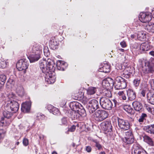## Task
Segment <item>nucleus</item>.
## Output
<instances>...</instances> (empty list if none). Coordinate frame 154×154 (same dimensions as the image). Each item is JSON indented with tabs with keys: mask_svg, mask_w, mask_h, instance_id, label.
Wrapping results in <instances>:
<instances>
[{
	"mask_svg": "<svg viewBox=\"0 0 154 154\" xmlns=\"http://www.w3.org/2000/svg\"><path fill=\"white\" fill-rule=\"evenodd\" d=\"M144 140L151 146L153 145V142L152 139L147 135L143 136Z\"/></svg>",
	"mask_w": 154,
	"mask_h": 154,
	"instance_id": "nucleus-27",
	"label": "nucleus"
},
{
	"mask_svg": "<svg viewBox=\"0 0 154 154\" xmlns=\"http://www.w3.org/2000/svg\"><path fill=\"white\" fill-rule=\"evenodd\" d=\"M72 118L74 119H79L80 117L78 111H74L72 112Z\"/></svg>",
	"mask_w": 154,
	"mask_h": 154,
	"instance_id": "nucleus-35",
	"label": "nucleus"
},
{
	"mask_svg": "<svg viewBox=\"0 0 154 154\" xmlns=\"http://www.w3.org/2000/svg\"><path fill=\"white\" fill-rule=\"evenodd\" d=\"M44 53L45 55L47 57H48L50 55V53L48 47H44Z\"/></svg>",
	"mask_w": 154,
	"mask_h": 154,
	"instance_id": "nucleus-40",
	"label": "nucleus"
},
{
	"mask_svg": "<svg viewBox=\"0 0 154 154\" xmlns=\"http://www.w3.org/2000/svg\"><path fill=\"white\" fill-rule=\"evenodd\" d=\"M137 37L140 40L143 41L145 38V36L142 31H139L137 33Z\"/></svg>",
	"mask_w": 154,
	"mask_h": 154,
	"instance_id": "nucleus-33",
	"label": "nucleus"
},
{
	"mask_svg": "<svg viewBox=\"0 0 154 154\" xmlns=\"http://www.w3.org/2000/svg\"><path fill=\"white\" fill-rule=\"evenodd\" d=\"M86 150L88 152H90L91 151V148L90 146H88L86 147Z\"/></svg>",
	"mask_w": 154,
	"mask_h": 154,
	"instance_id": "nucleus-51",
	"label": "nucleus"
},
{
	"mask_svg": "<svg viewBox=\"0 0 154 154\" xmlns=\"http://www.w3.org/2000/svg\"><path fill=\"white\" fill-rule=\"evenodd\" d=\"M146 93V91L143 89L141 92V94L143 97H145Z\"/></svg>",
	"mask_w": 154,
	"mask_h": 154,
	"instance_id": "nucleus-54",
	"label": "nucleus"
},
{
	"mask_svg": "<svg viewBox=\"0 0 154 154\" xmlns=\"http://www.w3.org/2000/svg\"><path fill=\"white\" fill-rule=\"evenodd\" d=\"M43 45L39 44H35L33 46H31L29 48V52H37V51L39 52L42 53L43 49Z\"/></svg>",
	"mask_w": 154,
	"mask_h": 154,
	"instance_id": "nucleus-14",
	"label": "nucleus"
},
{
	"mask_svg": "<svg viewBox=\"0 0 154 154\" xmlns=\"http://www.w3.org/2000/svg\"><path fill=\"white\" fill-rule=\"evenodd\" d=\"M100 71L103 72L105 73L109 72L110 71V66L107 64H103L100 67Z\"/></svg>",
	"mask_w": 154,
	"mask_h": 154,
	"instance_id": "nucleus-22",
	"label": "nucleus"
},
{
	"mask_svg": "<svg viewBox=\"0 0 154 154\" xmlns=\"http://www.w3.org/2000/svg\"><path fill=\"white\" fill-rule=\"evenodd\" d=\"M108 116V113L104 110H98L94 114L95 119L98 122H101L106 118Z\"/></svg>",
	"mask_w": 154,
	"mask_h": 154,
	"instance_id": "nucleus-4",
	"label": "nucleus"
},
{
	"mask_svg": "<svg viewBox=\"0 0 154 154\" xmlns=\"http://www.w3.org/2000/svg\"><path fill=\"white\" fill-rule=\"evenodd\" d=\"M5 133V131L2 129H0V139L3 138Z\"/></svg>",
	"mask_w": 154,
	"mask_h": 154,
	"instance_id": "nucleus-44",
	"label": "nucleus"
},
{
	"mask_svg": "<svg viewBox=\"0 0 154 154\" xmlns=\"http://www.w3.org/2000/svg\"><path fill=\"white\" fill-rule=\"evenodd\" d=\"M113 106H114V107H115L116 106V104L118 103L117 102L116 100L114 99L113 101Z\"/></svg>",
	"mask_w": 154,
	"mask_h": 154,
	"instance_id": "nucleus-55",
	"label": "nucleus"
},
{
	"mask_svg": "<svg viewBox=\"0 0 154 154\" xmlns=\"http://www.w3.org/2000/svg\"><path fill=\"white\" fill-rule=\"evenodd\" d=\"M67 63L63 61L58 60L57 62L56 66L58 69L63 71L67 66Z\"/></svg>",
	"mask_w": 154,
	"mask_h": 154,
	"instance_id": "nucleus-16",
	"label": "nucleus"
},
{
	"mask_svg": "<svg viewBox=\"0 0 154 154\" xmlns=\"http://www.w3.org/2000/svg\"><path fill=\"white\" fill-rule=\"evenodd\" d=\"M87 91L88 95H93L96 92L97 88L93 87H89L87 89Z\"/></svg>",
	"mask_w": 154,
	"mask_h": 154,
	"instance_id": "nucleus-26",
	"label": "nucleus"
},
{
	"mask_svg": "<svg viewBox=\"0 0 154 154\" xmlns=\"http://www.w3.org/2000/svg\"><path fill=\"white\" fill-rule=\"evenodd\" d=\"M143 129L148 133L154 134V124L145 126L144 127Z\"/></svg>",
	"mask_w": 154,
	"mask_h": 154,
	"instance_id": "nucleus-24",
	"label": "nucleus"
},
{
	"mask_svg": "<svg viewBox=\"0 0 154 154\" xmlns=\"http://www.w3.org/2000/svg\"><path fill=\"white\" fill-rule=\"evenodd\" d=\"M31 104L29 102H26L21 105V111L24 112H28L30 110Z\"/></svg>",
	"mask_w": 154,
	"mask_h": 154,
	"instance_id": "nucleus-19",
	"label": "nucleus"
},
{
	"mask_svg": "<svg viewBox=\"0 0 154 154\" xmlns=\"http://www.w3.org/2000/svg\"><path fill=\"white\" fill-rule=\"evenodd\" d=\"M134 109L137 111H140L143 108V105L139 101H135L132 103Z\"/></svg>",
	"mask_w": 154,
	"mask_h": 154,
	"instance_id": "nucleus-20",
	"label": "nucleus"
},
{
	"mask_svg": "<svg viewBox=\"0 0 154 154\" xmlns=\"http://www.w3.org/2000/svg\"><path fill=\"white\" fill-rule=\"evenodd\" d=\"M94 142L96 143L95 146L98 148V149H100L101 147V145L99 143L96 141H94Z\"/></svg>",
	"mask_w": 154,
	"mask_h": 154,
	"instance_id": "nucleus-49",
	"label": "nucleus"
},
{
	"mask_svg": "<svg viewBox=\"0 0 154 154\" xmlns=\"http://www.w3.org/2000/svg\"><path fill=\"white\" fill-rule=\"evenodd\" d=\"M131 37L132 38H135V37L136 36V35H134V34H133V35H131Z\"/></svg>",
	"mask_w": 154,
	"mask_h": 154,
	"instance_id": "nucleus-64",
	"label": "nucleus"
},
{
	"mask_svg": "<svg viewBox=\"0 0 154 154\" xmlns=\"http://www.w3.org/2000/svg\"><path fill=\"white\" fill-rule=\"evenodd\" d=\"M147 117V115L146 114L144 113H142L138 120L140 124L143 123Z\"/></svg>",
	"mask_w": 154,
	"mask_h": 154,
	"instance_id": "nucleus-34",
	"label": "nucleus"
},
{
	"mask_svg": "<svg viewBox=\"0 0 154 154\" xmlns=\"http://www.w3.org/2000/svg\"><path fill=\"white\" fill-rule=\"evenodd\" d=\"M49 46L53 49L56 48V46L58 45V43L56 41L54 40L50 41L49 43Z\"/></svg>",
	"mask_w": 154,
	"mask_h": 154,
	"instance_id": "nucleus-32",
	"label": "nucleus"
},
{
	"mask_svg": "<svg viewBox=\"0 0 154 154\" xmlns=\"http://www.w3.org/2000/svg\"><path fill=\"white\" fill-rule=\"evenodd\" d=\"M153 115H154V108H152V109L151 112Z\"/></svg>",
	"mask_w": 154,
	"mask_h": 154,
	"instance_id": "nucleus-62",
	"label": "nucleus"
},
{
	"mask_svg": "<svg viewBox=\"0 0 154 154\" xmlns=\"http://www.w3.org/2000/svg\"><path fill=\"white\" fill-rule=\"evenodd\" d=\"M149 54L153 56H154V51H150L149 52Z\"/></svg>",
	"mask_w": 154,
	"mask_h": 154,
	"instance_id": "nucleus-59",
	"label": "nucleus"
},
{
	"mask_svg": "<svg viewBox=\"0 0 154 154\" xmlns=\"http://www.w3.org/2000/svg\"><path fill=\"white\" fill-rule=\"evenodd\" d=\"M15 97V95L12 93L10 94L8 96V99H9V100H14Z\"/></svg>",
	"mask_w": 154,
	"mask_h": 154,
	"instance_id": "nucleus-42",
	"label": "nucleus"
},
{
	"mask_svg": "<svg viewBox=\"0 0 154 154\" xmlns=\"http://www.w3.org/2000/svg\"><path fill=\"white\" fill-rule=\"evenodd\" d=\"M152 15L151 13H141L139 15V18L140 21L143 23L149 22L152 18Z\"/></svg>",
	"mask_w": 154,
	"mask_h": 154,
	"instance_id": "nucleus-10",
	"label": "nucleus"
},
{
	"mask_svg": "<svg viewBox=\"0 0 154 154\" xmlns=\"http://www.w3.org/2000/svg\"><path fill=\"white\" fill-rule=\"evenodd\" d=\"M17 92L19 95L20 96H22L24 94V91L22 87H20V89H17Z\"/></svg>",
	"mask_w": 154,
	"mask_h": 154,
	"instance_id": "nucleus-39",
	"label": "nucleus"
},
{
	"mask_svg": "<svg viewBox=\"0 0 154 154\" xmlns=\"http://www.w3.org/2000/svg\"><path fill=\"white\" fill-rule=\"evenodd\" d=\"M44 136L42 135H41L39 136V139L41 140H43L44 138Z\"/></svg>",
	"mask_w": 154,
	"mask_h": 154,
	"instance_id": "nucleus-60",
	"label": "nucleus"
},
{
	"mask_svg": "<svg viewBox=\"0 0 154 154\" xmlns=\"http://www.w3.org/2000/svg\"><path fill=\"white\" fill-rule=\"evenodd\" d=\"M120 44L122 48H125L126 46V42L124 41H123L120 42Z\"/></svg>",
	"mask_w": 154,
	"mask_h": 154,
	"instance_id": "nucleus-53",
	"label": "nucleus"
},
{
	"mask_svg": "<svg viewBox=\"0 0 154 154\" xmlns=\"http://www.w3.org/2000/svg\"><path fill=\"white\" fill-rule=\"evenodd\" d=\"M145 29L146 30L149 32L152 33H154V23H148L144 27Z\"/></svg>",
	"mask_w": 154,
	"mask_h": 154,
	"instance_id": "nucleus-25",
	"label": "nucleus"
},
{
	"mask_svg": "<svg viewBox=\"0 0 154 154\" xmlns=\"http://www.w3.org/2000/svg\"><path fill=\"white\" fill-rule=\"evenodd\" d=\"M124 110L131 115L134 114V110L131 108V107L129 105H126L124 107Z\"/></svg>",
	"mask_w": 154,
	"mask_h": 154,
	"instance_id": "nucleus-29",
	"label": "nucleus"
},
{
	"mask_svg": "<svg viewBox=\"0 0 154 154\" xmlns=\"http://www.w3.org/2000/svg\"><path fill=\"white\" fill-rule=\"evenodd\" d=\"M19 104L14 100H8L5 106V110H11L13 113H16L19 109Z\"/></svg>",
	"mask_w": 154,
	"mask_h": 154,
	"instance_id": "nucleus-3",
	"label": "nucleus"
},
{
	"mask_svg": "<svg viewBox=\"0 0 154 154\" xmlns=\"http://www.w3.org/2000/svg\"><path fill=\"white\" fill-rule=\"evenodd\" d=\"M39 66L42 72L45 74V80L49 84L53 83L55 81L56 77L54 71L55 64L54 60L48 59H43L39 61Z\"/></svg>",
	"mask_w": 154,
	"mask_h": 154,
	"instance_id": "nucleus-1",
	"label": "nucleus"
},
{
	"mask_svg": "<svg viewBox=\"0 0 154 154\" xmlns=\"http://www.w3.org/2000/svg\"><path fill=\"white\" fill-rule=\"evenodd\" d=\"M110 80L111 81V84L116 89H123L127 86L126 80L120 76L115 77L114 82L112 79H110Z\"/></svg>",
	"mask_w": 154,
	"mask_h": 154,
	"instance_id": "nucleus-2",
	"label": "nucleus"
},
{
	"mask_svg": "<svg viewBox=\"0 0 154 154\" xmlns=\"http://www.w3.org/2000/svg\"><path fill=\"white\" fill-rule=\"evenodd\" d=\"M99 105L98 101L95 99H92L88 102L87 106L89 112L92 113L95 111V110L99 108Z\"/></svg>",
	"mask_w": 154,
	"mask_h": 154,
	"instance_id": "nucleus-7",
	"label": "nucleus"
},
{
	"mask_svg": "<svg viewBox=\"0 0 154 154\" xmlns=\"http://www.w3.org/2000/svg\"><path fill=\"white\" fill-rule=\"evenodd\" d=\"M143 149L138 144L134 143L133 146L132 151V154H139Z\"/></svg>",
	"mask_w": 154,
	"mask_h": 154,
	"instance_id": "nucleus-15",
	"label": "nucleus"
},
{
	"mask_svg": "<svg viewBox=\"0 0 154 154\" xmlns=\"http://www.w3.org/2000/svg\"><path fill=\"white\" fill-rule=\"evenodd\" d=\"M146 95L149 102L154 105V92L149 91L147 93Z\"/></svg>",
	"mask_w": 154,
	"mask_h": 154,
	"instance_id": "nucleus-21",
	"label": "nucleus"
},
{
	"mask_svg": "<svg viewBox=\"0 0 154 154\" xmlns=\"http://www.w3.org/2000/svg\"><path fill=\"white\" fill-rule=\"evenodd\" d=\"M0 66L2 68H4L7 66V63L5 61H3L0 62Z\"/></svg>",
	"mask_w": 154,
	"mask_h": 154,
	"instance_id": "nucleus-46",
	"label": "nucleus"
},
{
	"mask_svg": "<svg viewBox=\"0 0 154 154\" xmlns=\"http://www.w3.org/2000/svg\"><path fill=\"white\" fill-rule=\"evenodd\" d=\"M5 110L3 112V116L5 118L2 117L1 121V122L2 124V125H1L2 126L3 125H9L11 123V120H10L7 122H6V125H5L4 121L5 118L8 119H10L12 116L13 114L14 113L11 111V110Z\"/></svg>",
	"mask_w": 154,
	"mask_h": 154,
	"instance_id": "nucleus-9",
	"label": "nucleus"
},
{
	"mask_svg": "<svg viewBox=\"0 0 154 154\" xmlns=\"http://www.w3.org/2000/svg\"><path fill=\"white\" fill-rule=\"evenodd\" d=\"M131 75V74L130 72H127L123 73L122 76L126 79H128L130 77Z\"/></svg>",
	"mask_w": 154,
	"mask_h": 154,
	"instance_id": "nucleus-43",
	"label": "nucleus"
},
{
	"mask_svg": "<svg viewBox=\"0 0 154 154\" xmlns=\"http://www.w3.org/2000/svg\"><path fill=\"white\" fill-rule=\"evenodd\" d=\"M151 13L152 15V17L153 16V17L154 18V10L152 11V12Z\"/></svg>",
	"mask_w": 154,
	"mask_h": 154,
	"instance_id": "nucleus-63",
	"label": "nucleus"
},
{
	"mask_svg": "<svg viewBox=\"0 0 154 154\" xmlns=\"http://www.w3.org/2000/svg\"><path fill=\"white\" fill-rule=\"evenodd\" d=\"M28 57L31 63L38 61L41 57L42 53L37 51L36 52H29Z\"/></svg>",
	"mask_w": 154,
	"mask_h": 154,
	"instance_id": "nucleus-12",
	"label": "nucleus"
},
{
	"mask_svg": "<svg viewBox=\"0 0 154 154\" xmlns=\"http://www.w3.org/2000/svg\"><path fill=\"white\" fill-rule=\"evenodd\" d=\"M140 82V79H134L133 81L134 85L135 87H137L139 86Z\"/></svg>",
	"mask_w": 154,
	"mask_h": 154,
	"instance_id": "nucleus-41",
	"label": "nucleus"
},
{
	"mask_svg": "<svg viewBox=\"0 0 154 154\" xmlns=\"http://www.w3.org/2000/svg\"><path fill=\"white\" fill-rule=\"evenodd\" d=\"M118 126L121 129L127 130L129 128L130 124L127 120L118 118Z\"/></svg>",
	"mask_w": 154,
	"mask_h": 154,
	"instance_id": "nucleus-11",
	"label": "nucleus"
},
{
	"mask_svg": "<svg viewBox=\"0 0 154 154\" xmlns=\"http://www.w3.org/2000/svg\"><path fill=\"white\" fill-rule=\"evenodd\" d=\"M23 143L24 146H27L29 144V141L28 139L25 138H24L23 140Z\"/></svg>",
	"mask_w": 154,
	"mask_h": 154,
	"instance_id": "nucleus-45",
	"label": "nucleus"
},
{
	"mask_svg": "<svg viewBox=\"0 0 154 154\" xmlns=\"http://www.w3.org/2000/svg\"><path fill=\"white\" fill-rule=\"evenodd\" d=\"M29 63L28 61L25 59L20 60L17 63L16 66L17 69L19 71L26 69L29 66Z\"/></svg>",
	"mask_w": 154,
	"mask_h": 154,
	"instance_id": "nucleus-8",
	"label": "nucleus"
},
{
	"mask_svg": "<svg viewBox=\"0 0 154 154\" xmlns=\"http://www.w3.org/2000/svg\"><path fill=\"white\" fill-rule=\"evenodd\" d=\"M149 45L145 43H143L140 46V50L143 52L148 51L149 49Z\"/></svg>",
	"mask_w": 154,
	"mask_h": 154,
	"instance_id": "nucleus-30",
	"label": "nucleus"
},
{
	"mask_svg": "<svg viewBox=\"0 0 154 154\" xmlns=\"http://www.w3.org/2000/svg\"><path fill=\"white\" fill-rule=\"evenodd\" d=\"M62 124L63 125H66L67 123L66 120L65 118H63L61 119Z\"/></svg>",
	"mask_w": 154,
	"mask_h": 154,
	"instance_id": "nucleus-52",
	"label": "nucleus"
},
{
	"mask_svg": "<svg viewBox=\"0 0 154 154\" xmlns=\"http://www.w3.org/2000/svg\"><path fill=\"white\" fill-rule=\"evenodd\" d=\"M147 110L149 112H151V110H152V108H151L150 107H148L147 108Z\"/></svg>",
	"mask_w": 154,
	"mask_h": 154,
	"instance_id": "nucleus-61",
	"label": "nucleus"
},
{
	"mask_svg": "<svg viewBox=\"0 0 154 154\" xmlns=\"http://www.w3.org/2000/svg\"><path fill=\"white\" fill-rule=\"evenodd\" d=\"M6 79V77L4 74H1L0 75V86L2 88L3 86V85L5 82Z\"/></svg>",
	"mask_w": 154,
	"mask_h": 154,
	"instance_id": "nucleus-31",
	"label": "nucleus"
},
{
	"mask_svg": "<svg viewBox=\"0 0 154 154\" xmlns=\"http://www.w3.org/2000/svg\"><path fill=\"white\" fill-rule=\"evenodd\" d=\"M122 141L127 144H131L134 142V139L133 137H132L128 138V139H122Z\"/></svg>",
	"mask_w": 154,
	"mask_h": 154,
	"instance_id": "nucleus-36",
	"label": "nucleus"
},
{
	"mask_svg": "<svg viewBox=\"0 0 154 154\" xmlns=\"http://www.w3.org/2000/svg\"><path fill=\"white\" fill-rule=\"evenodd\" d=\"M77 111H78L79 114H80V117L82 116L84 117L86 115V113L85 110L84 109V107L82 105L81 108L77 109Z\"/></svg>",
	"mask_w": 154,
	"mask_h": 154,
	"instance_id": "nucleus-28",
	"label": "nucleus"
},
{
	"mask_svg": "<svg viewBox=\"0 0 154 154\" xmlns=\"http://www.w3.org/2000/svg\"><path fill=\"white\" fill-rule=\"evenodd\" d=\"M102 129L107 132H111L112 131V126L110 121L103 122L101 124Z\"/></svg>",
	"mask_w": 154,
	"mask_h": 154,
	"instance_id": "nucleus-13",
	"label": "nucleus"
},
{
	"mask_svg": "<svg viewBox=\"0 0 154 154\" xmlns=\"http://www.w3.org/2000/svg\"><path fill=\"white\" fill-rule=\"evenodd\" d=\"M120 97V98H122L123 100H126L127 97L125 94H124L123 95Z\"/></svg>",
	"mask_w": 154,
	"mask_h": 154,
	"instance_id": "nucleus-56",
	"label": "nucleus"
},
{
	"mask_svg": "<svg viewBox=\"0 0 154 154\" xmlns=\"http://www.w3.org/2000/svg\"><path fill=\"white\" fill-rule=\"evenodd\" d=\"M141 65L142 72L144 74L153 72V70L152 67L148 61L144 60L142 61Z\"/></svg>",
	"mask_w": 154,
	"mask_h": 154,
	"instance_id": "nucleus-6",
	"label": "nucleus"
},
{
	"mask_svg": "<svg viewBox=\"0 0 154 154\" xmlns=\"http://www.w3.org/2000/svg\"><path fill=\"white\" fill-rule=\"evenodd\" d=\"M47 109L50 112H51L54 115L58 114L59 113L58 109L51 105H48Z\"/></svg>",
	"mask_w": 154,
	"mask_h": 154,
	"instance_id": "nucleus-23",
	"label": "nucleus"
},
{
	"mask_svg": "<svg viewBox=\"0 0 154 154\" xmlns=\"http://www.w3.org/2000/svg\"><path fill=\"white\" fill-rule=\"evenodd\" d=\"M102 85L106 87H108L110 86V84L109 83V82L108 81H104L102 82Z\"/></svg>",
	"mask_w": 154,
	"mask_h": 154,
	"instance_id": "nucleus-47",
	"label": "nucleus"
},
{
	"mask_svg": "<svg viewBox=\"0 0 154 154\" xmlns=\"http://www.w3.org/2000/svg\"><path fill=\"white\" fill-rule=\"evenodd\" d=\"M75 126L73 125L69 128L68 129V131L70 132L74 131L75 129Z\"/></svg>",
	"mask_w": 154,
	"mask_h": 154,
	"instance_id": "nucleus-48",
	"label": "nucleus"
},
{
	"mask_svg": "<svg viewBox=\"0 0 154 154\" xmlns=\"http://www.w3.org/2000/svg\"><path fill=\"white\" fill-rule=\"evenodd\" d=\"M126 92L128 100L132 101L135 99L136 95L134 91L131 89H128Z\"/></svg>",
	"mask_w": 154,
	"mask_h": 154,
	"instance_id": "nucleus-17",
	"label": "nucleus"
},
{
	"mask_svg": "<svg viewBox=\"0 0 154 154\" xmlns=\"http://www.w3.org/2000/svg\"><path fill=\"white\" fill-rule=\"evenodd\" d=\"M132 137H133V134L131 132V131L126 132L125 133V136L124 138H122V139H128V138Z\"/></svg>",
	"mask_w": 154,
	"mask_h": 154,
	"instance_id": "nucleus-38",
	"label": "nucleus"
},
{
	"mask_svg": "<svg viewBox=\"0 0 154 154\" xmlns=\"http://www.w3.org/2000/svg\"><path fill=\"white\" fill-rule=\"evenodd\" d=\"M82 105L77 102H72L70 103L69 106L72 111H77L82 106Z\"/></svg>",
	"mask_w": 154,
	"mask_h": 154,
	"instance_id": "nucleus-18",
	"label": "nucleus"
},
{
	"mask_svg": "<svg viewBox=\"0 0 154 154\" xmlns=\"http://www.w3.org/2000/svg\"><path fill=\"white\" fill-rule=\"evenodd\" d=\"M149 82L151 86L154 88V79H150Z\"/></svg>",
	"mask_w": 154,
	"mask_h": 154,
	"instance_id": "nucleus-50",
	"label": "nucleus"
},
{
	"mask_svg": "<svg viewBox=\"0 0 154 154\" xmlns=\"http://www.w3.org/2000/svg\"><path fill=\"white\" fill-rule=\"evenodd\" d=\"M139 154H147V153L146 151L144 150L141 152V153H140Z\"/></svg>",
	"mask_w": 154,
	"mask_h": 154,
	"instance_id": "nucleus-58",
	"label": "nucleus"
},
{
	"mask_svg": "<svg viewBox=\"0 0 154 154\" xmlns=\"http://www.w3.org/2000/svg\"><path fill=\"white\" fill-rule=\"evenodd\" d=\"M100 103L102 107L106 109H111L113 106V103L109 99L104 97L100 98Z\"/></svg>",
	"mask_w": 154,
	"mask_h": 154,
	"instance_id": "nucleus-5",
	"label": "nucleus"
},
{
	"mask_svg": "<svg viewBox=\"0 0 154 154\" xmlns=\"http://www.w3.org/2000/svg\"><path fill=\"white\" fill-rule=\"evenodd\" d=\"M125 93H124V92L123 91H119L118 93V94L120 96V97H121Z\"/></svg>",
	"mask_w": 154,
	"mask_h": 154,
	"instance_id": "nucleus-57",
	"label": "nucleus"
},
{
	"mask_svg": "<svg viewBox=\"0 0 154 154\" xmlns=\"http://www.w3.org/2000/svg\"><path fill=\"white\" fill-rule=\"evenodd\" d=\"M103 94L104 96L108 97H111L112 96L111 92L109 90L104 89Z\"/></svg>",
	"mask_w": 154,
	"mask_h": 154,
	"instance_id": "nucleus-37",
	"label": "nucleus"
}]
</instances>
